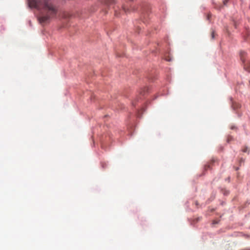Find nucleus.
<instances>
[{
	"instance_id": "obj_1",
	"label": "nucleus",
	"mask_w": 250,
	"mask_h": 250,
	"mask_svg": "<svg viewBox=\"0 0 250 250\" xmlns=\"http://www.w3.org/2000/svg\"><path fill=\"white\" fill-rule=\"evenodd\" d=\"M29 5L38 10H42L46 15L41 16L39 20L42 23L48 22L57 14V9L49 0H28Z\"/></svg>"
}]
</instances>
